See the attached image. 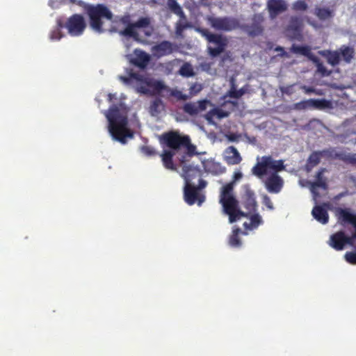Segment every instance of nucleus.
<instances>
[{
    "instance_id": "1",
    "label": "nucleus",
    "mask_w": 356,
    "mask_h": 356,
    "mask_svg": "<svg viewBox=\"0 0 356 356\" xmlns=\"http://www.w3.org/2000/svg\"><path fill=\"white\" fill-rule=\"evenodd\" d=\"M159 138L161 144L170 148L161 154L163 165L166 169L179 172L180 168L193 165L191 160L198 153L189 136L182 135L178 131H170Z\"/></svg>"
},
{
    "instance_id": "2",
    "label": "nucleus",
    "mask_w": 356,
    "mask_h": 356,
    "mask_svg": "<svg viewBox=\"0 0 356 356\" xmlns=\"http://www.w3.org/2000/svg\"><path fill=\"white\" fill-rule=\"evenodd\" d=\"M284 169L283 160H275L271 156H264L251 171L252 175L259 179L270 173L264 181L265 187L270 193H278L283 188L284 181L277 173Z\"/></svg>"
},
{
    "instance_id": "3",
    "label": "nucleus",
    "mask_w": 356,
    "mask_h": 356,
    "mask_svg": "<svg viewBox=\"0 0 356 356\" xmlns=\"http://www.w3.org/2000/svg\"><path fill=\"white\" fill-rule=\"evenodd\" d=\"M104 113L108 121V131L115 140L125 144L127 138L134 137L128 128V108L124 103L113 104Z\"/></svg>"
},
{
    "instance_id": "4",
    "label": "nucleus",
    "mask_w": 356,
    "mask_h": 356,
    "mask_svg": "<svg viewBox=\"0 0 356 356\" xmlns=\"http://www.w3.org/2000/svg\"><path fill=\"white\" fill-rule=\"evenodd\" d=\"M334 216L337 222L341 225H351L354 232L351 236L346 234L345 232L340 230L332 234L328 244L337 251L342 250L346 245L353 246L356 240V213L350 208L336 207L334 209Z\"/></svg>"
},
{
    "instance_id": "5",
    "label": "nucleus",
    "mask_w": 356,
    "mask_h": 356,
    "mask_svg": "<svg viewBox=\"0 0 356 356\" xmlns=\"http://www.w3.org/2000/svg\"><path fill=\"white\" fill-rule=\"evenodd\" d=\"M179 175L185 181L184 199L189 205L194 204L197 201L198 205L204 201V196L200 195L198 191L207 186V181L201 178L200 169L194 165L179 169Z\"/></svg>"
},
{
    "instance_id": "6",
    "label": "nucleus",
    "mask_w": 356,
    "mask_h": 356,
    "mask_svg": "<svg viewBox=\"0 0 356 356\" xmlns=\"http://www.w3.org/2000/svg\"><path fill=\"white\" fill-rule=\"evenodd\" d=\"M126 76H119V79L127 86H134L137 92L152 97L149 113L156 115V79L136 72L132 68L125 69Z\"/></svg>"
},
{
    "instance_id": "7",
    "label": "nucleus",
    "mask_w": 356,
    "mask_h": 356,
    "mask_svg": "<svg viewBox=\"0 0 356 356\" xmlns=\"http://www.w3.org/2000/svg\"><path fill=\"white\" fill-rule=\"evenodd\" d=\"M83 10L88 17L90 26L97 33H103L105 21H113V14L108 6L103 3H84Z\"/></svg>"
},
{
    "instance_id": "8",
    "label": "nucleus",
    "mask_w": 356,
    "mask_h": 356,
    "mask_svg": "<svg viewBox=\"0 0 356 356\" xmlns=\"http://www.w3.org/2000/svg\"><path fill=\"white\" fill-rule=\"evenodd\" d=\"M233 186L232 184H227L222 188L220 194V202L223 207L224 211L229 216L230 223H233L240 219L241 217H247L248 214L238 209L237 200L232 195Z\"/></svg>"
},
{
    "instance_id": "9",
    "label": "nucleus",
    "mask_w": 356,
    "mask_h": 356,
    "mask_svg": "<svg viewBox=\"0 0 356 356\" xmlns=\"http://www.w3.org/2000/svg\"><path fill=\"white\" fill-rule=\"evenodd\" d=\"M197 31L204 37L208 42L216 45V47H208V52L211 56L216 57L224 52L228 43L225 36L221 34L212 33L207 29L204 28H198L197 29Z\"/></svg>"
},
{
    "instance_id": "10",
    "label": "nucleus",
    "mask_w": 356,
    "mask_h": 356,
    "mask_svg": "<svg viewBox=\"0 0 356 356\" xmlns=\"http://www.w3.org/2000/svg\"><path fill=\"white\" fill-rule=\"evenodd\" d=\"M211 26L216 31L229 32L239 28V21L232 17H209Z\"/></svg>"
},
{
    "instance_id": "11",
    "label": "nucleus",
    "mask_w": 356,
    "mask_h": 356,
    "mask_svg": "<svg viewBox=\"0 0 356 356\" xmlns=\"http://www.w3.org/2000/svg\"><path fill=\"white\" fill-rule=\"evenodd\" d=\"M250 24H245L241 25L239 24V28L249 36L254 38L263 34L264 27L263 23L264 18L261 14H254L251 19Z\"/></svg>"
},
{
    "instance_id": "12",
    "label": "nucleus",
    "mask_w": 356,
    "mask_h": 356,
    "mask_svg": "<svg viewBox=\"0 0 356 356\" xmlns=\"http://www.w3.org/2000/svg\"><path fill=\"white\" fill-rule=\"evenodd\" d=\"M126 58L131 65L141 70H145L150 61V56L140 49H136L131 54L126 55Z\"/></svg>"
},
{
    "instance_id": "13",
    "label": "nucleus",
    "mask_w": 356,
    "mask_h": 356,
    "mask_svg": "<svg viewBox=\"0 0 356 356\" xmlns=\"http://www.w3.org/2000/svg\"><path fill=\"white\" fill-rule=\"evenodd\" d=\"M65 27L72 36H79L83 34L86 24L83 17L79 14H74L70 17L66 22Z\"/></svg>"
},
{
    "instance_id": "14",
    "label": "nucleus",
    "mask_w": 356,
    "mask_h": 356,
    "mask_svg": "<svg viewBox=\"0 0 356 356\" xmlns=\"http://www.w3.org/2000/svg\"><path fill=\"white\" fill-rule=\"evenodd\" d=\"M267 8L270 17L275 18L279 14L285 12L288 8V6L284 0H268Z\"/></svg>"
},
{
    "instance_id": "15",
    "label": "nucleus",
    "mask_w": 356,
    "mask_h": 356,
    "mask_svg": "<svg viewBox=\"0 0 356 356\" xmlns=\"http://www.w3.org/2000/svg\"><path fill=\"white\" fill-rule=\"evenodd\" d=\"M208 102L206 99L197 102H188L184 105L183 110L186 113L191 116L196 115L206 110Z\"/></svg>"
},
{
    "instance_id": "16",
    "label": "nucleus",
    "mask_w": 356,
    "mask_h": 356,
    "mask_svg": "<svg viewBox=\"0 0 356 356\" xmlns=\"http://www.w3.org/2000/svg\"><path fill=\"white\" fill-rule=\"evenodd\" d=\"M224 160L228 165H234L241 163L242 158L237 149L234 146H229L224 152Z\"/></svg>"
},
{
    "instance_id": "17",
    "label": "nucleus",
    "mask_w": 356,
    "mask_h": 356,
    "mask_svg": "<svg viewBox=\"0 0 356 356\" xmlns=\"http://www.w3.org/2000/svg\"><path fill=\"white\" fill-rule=\"evenodd\" d=\"M328 206L329 204L327 203L323 204V206L316 205L312 211V215L314 218L323 225H325L329 222V214L327 209L324 208V207H328Z\"/></svg>"
},
{
    "instance_id": "18",
    "label": "nucleus",
    "mask_w": 356,
    "mask_h": 356,
    "mask_svg": "<svg viewBox=\"0 0 356 356\" xmlns=\"http://www.w3.org/2000/svg\"><path fill=\"white\" fill-rule=\"evenodd\" d=\"M179 47L177 44L169 41H163L157 44V57L169 55L174 51H177Z\"/></svg>"
},
{
    "instance_id": "19",
    "label": "nucleus",
    "mask_w": 356,
    "mask_h": 356,
    "mask_svg": "<svg viewBox=\"0 0 356 356\" xmlns=\"http://www.w3.org/2000/svg\"><path fill=\"white\" fill-rule=\"evenodd\" d=\"M243 204L244 207L250 212L255 211L257 208V202L255 200L254 193L251 190H247L242 197Z\"/></svg>"
},
{
    "instance_id": "20",
    "label": "nucleus",
    "mask_w": 356,
    "mask_h": 356,
    "mask_svg": "<svg viewBox=\"0 0 356 356\" xmlns=\"http://www.w3.org/2000/svg\"><path fill=\"white\" fill-rule=\"evenodd\" d=\"M314 15L321 21L332 18L334 15V10L329 8L316 6L314 9Z\"/></svg>"
},
{
    "instance_id": "21",
    "label": "nucleus",
    "mask_w": 356,
    "mask_h": 356,
    "mask_svg": "<svg viewBox=\"0 0 356 356\" xmlns=\"http://www.w3.org/2000/svg\"><path fill=\"white\" fill-rule=\"evenodd\" d=\"M323 156L322 151H315L313 152L309 156L307 165H306V169L309 172L313 168L316 166L321 161V157Z\"/></svg>"
},
{
    "instance_id": "22",
    "label": "nucleus",
    "mask_w": 356,
    "mask_h": 356,
    "mask_svg": "<svg viewBox=\"0 0 356 356\" xmlns=\"http://www.w3.org/2000/svg\"><path fill=\"white\" fill-rule=\"evenodd\" d=\"M311 109L323 110L332 107L330 101L325 99H309Z\"/></svg>"
},
{
    "instance_id": "23",
    "label": "nucleus",
    "mask_w": 356,
    "mask_h": 356,
    "mask_svg": "<svg viewBox=\"0 0 356 356\" xmlns=\"http://www.w3.org/2000/svg\"><path fill=\"white\" fill-rule=\"evenodd\" d=\"M172 89L165 86L162 81L157 80V108L159 107L161 100L159 99V96L165 97H170V92H172Z\"/></svg>"
},
{
    "instance_id": "24",
    "label": "nucleus",
    "mask_w": 356,
    "mask_h": 356,
    "mask_svg": "<svg viewBox=\"0 0 356 356\" xmlns=\"http://www.w3.org/2000/svg\"><path fill=\"white\" fill-rule=\"evenodd\" d=\"M291 50L295 54H299L308 57L310 60L314 58V56L311 52V49L308 46H299L293 44Z\"/></svg>"
},
{
    "instance_id": "25",
    "label": "nucleus",
    "mask_w": 356,
    "mask_h": 356,
    "mask_svg": "<svg viewBox=\"0 0 356 356\" xmlns=\"http://www.w3.org/2000/svg\"><path fill=\"white\" fill-rule=\"evenodd\" d=\"M340 55L346 63H350L355 56V50L353 47L343 45L340 48Z\"/></svg>"
},
{
    "instance_id": "26",
    "label": "nucleus",
    "mask_w": 356,
    "mask_h": 356,
    "mask_svg": "<svg viewBox=\"0 0 356 356\" xmlns=\"http://www.w3.org/2000/svg\"><path fill=\"white\" fill-rule=\"evenodd\" d=\"M193 26L189 22H184L183 20H178L175 24V34L179 38H184V31L191 28Z\"/></svg>"
},
{
    "instance_id": "27",
    "label": "nucleus",
    "mask_w": 356,
    "mask_h": 356,
    "mask_svg": "<svg viewBox=\"0 0 356 356\" xmlns=\"http://www.w3.org/2000/svg\"><path fill=\"white\" fill-rule=\"evenodd\" d=\"M241 232L240 228L233 229L232 234L229 238V244L233 248H239L241 246L242 242L240 239L238 234Z\"/></svg>"
},
{
    "instance_id": "28",
    "label": "nucleus",
    "mask_w": 356,
    "mask_h": 356,
    "mask_svg": "<svg viewBox=\"0 0 356 356\" xmlns=\"http://www.w3.org/2000/svg\"><path fill=\"white\" fill-rule=\"evenodd\" d=\"M179 74L184 77H192L195 75L192 65L189 63H184L179 70Z\"/></svg>"
},
{
    "instance_id": "29",
    "label": "nucleus",
    "mask_w": 356,
    "mask_h": 356,
    "mask_svg": "<svg viewBox=\"0 0 356 356\" xmlns=\"http://www.w3.org/2000/svg\"><path fill=\"white\" fill-rule=\"evenodd\" d=\"M317 67V72H319L323 76H327L331 74V71L327 70V69L324 66L323 63L318 58L314 56L312 60Z\"/></svg>"
},
{
    "instance_id": "30",
    "label": "nucleus",
    "mask_w": 356,
    "mask_h": 356,
    "mask_svg": "<svg viewBox=\"0 0 356 356\" xmlns=\"http://www.w3.org/2000/svg\"><path fill=\"white\" fill-rule=\"evenodd\" d=\"M136 29L137 28L134 25V23H132L131 24L127 26L126 28L120 32V34L124 36L131 37L134 39H137L138 33L136 31Z\"/></svg>"
},
{
    "instance_id": "31",
    "label": "nucleus",
    "mask_w": 356,
    "mask_h": 356,
    "mask_svg": "<svg viewBox=\"0 0 356 356\" xmlns=\"http://www.w3.org/2000/svg\"><path fill=\"white\" fill-rule=\"evenodd\" d=\"M327 63L332 66L337 65L340 62V54L337 51H329L327 56Z\"/></svg>"
},
{
    "instance_id": "32",
    "label": "nucleus",
    "mask_w": 356,
    "mask_h": 356,
    "mask_svg": "<svg viewBox=\"0 0 356 356\" xmlns=\"http://www.w3.org/2000/svg\"><path fill=\"white\" fill-rule=\"evenodd\" d=\"M318 188L327 189V185L325 179L316 180L315 181L311 183V191L312 192L315 197L318 196V193L316 191V189Z\"/></svg>"
},
{
    "instance_id": "33",
    "label": "nucleus",
    "mask_w": 356,
    "mask_h": 356,
    "mask_svg": "<svg viewBox=\"0 0 356 356\" xmlns=\"http://www.w3.org/2000/svg\"><path fill=\"white\" fill-rule=\"evenodd\" d=\"M173 68L174 61L168 62L166 63H159L157 65V70L166 75L172 74Z\"/></svg>"
},
{
    "instance_id": "34",
    "label": "nucleus",
    "mask_w": 356,
    "mask_h": 356,
    "mask_svg": "<svg viewBox=\"0 0 356 356\" xmlns=\"http://www.w3.org/2000/svg\"><path fill=\"white\" fill-rule=\"evenodd\" d=\"M289 29L295 31H300L302 28V21L298 17H291L289 24Z\"/></svg>"
},
{
    "instance_id": "35",
    "label": "nucleus",
    "mask_w": 356,
    "mask_h": 356,
    "mask_svg": "<svg viewBox=\"0 0 356 356\" xmlns=\"http://www.w3.org/2000/svg\"><path fill=\"white\" fill-rule=\"evenodd\" d=\"M339 157L341 159V161L347 164H350L356 167V154L355 153H348V154H340Z\"/></svg>"
},
{
    "instance_id": "36",
    "label": "nucleus",
    "mask_w": 356,
    "mask_h": 356,
    "mask_svg": "<svg viewBox=\"0 0 356 356\" xmlns=\"http://www.w3.org/2000/svg\"><path fill=\"white\" fill-rule=\"evenodd\" d=\"M323 155L327 156L328 158H332L334 159H339L341 161V159L339 157L340 154H348L344 152H337L334 149H327L322 150Z\"/></svg>"
},
{
    "instance_id": "37",
    "label": "nucleus",
    "mask_w": 356,
    "mask_h": 356,
    "mask_svg": "<svg viewBox=\"0 0 356 356\" xmlns=\"http://www.w3.org/2000/svg\"><path fill=\"white\" fill-rule=\"evenodd\" d=\"M167 6L169 10L174 14L181 13V10L182 8L176 0H168Z\"/></svg>"
},
{
    "instance_id": "38",
    "label": "nucleus",
    "mask_w": 356,
    "mask_h": 356,
    "mask_svg": "<svg viewBox=\"0 0 356 356\" xmlns=\"http://www.w3.org/2000/svg\"><path fill=\"white\" fill-rule=\"evenodd\" d=\"M308 8L307 3L302 0H298L293 3L292 8L295 11H305Z\"/></svg>"
},
{
    "instance_id": "39",
    "label": "nucleus",
    "mask_w": 356,
    "mask_h": 356,
    "mask_svg": "<svg viewBox=\"0 0 356 356\" xmlns=\"http://www.w3.org/2000/svg\"><path fill=\"white\" fill-rule=\"evenodd\" d=\"M227 95L229 97L234 99H238L241 97L238 90L236 89V86L234 79L231 80V88L230 90L228 91Z\"/></svg>"
},
{
    "instance_id": "40",
    "label": "nucleus",
    "mask_w": 356,
    "mask_h": 356,
    "mask_svg": "<svg viewBox=\"0 0 356 356\" xmlns=\"http://www.w3.org/2000/svg\"><path fill=\"white\" fill-rule=\"evenodd\" d=\"M134 25L136 28H148L150 25V19L149 17H140L138 21L134 22Z\"/></svg>"
},
{
    "instance_id": "41",
    "label": "nucleus",
    "mask_w": 356,
    "mask_h": 356,
    "mask_svg": "<svg viewBox=\"0 0 356 356\" xmlns=\"http://www.w3.org/2000/svg\"><path fill=\"white\" fill-rule=\"evenodd\" d=\"M294 107L297 110L311 109L309 99L303 100L294 104Z\"/></svg>"
},
{
    "instance_id": "42",
    "label": "nucleus",
    "mask_w": 356,
    "mask_h": 356,
    "mask_svg": "<svg viewBox=\"0 0 356 356\" xmlns=\"http://www.w3.org/2000/svg\"><path fill=\"white\" fill-rule=\"evenodd\" d=\"M203 89V86L201 83H194L189 88V94L191 96L195 95L199 93Z\"/></svg>"
},
{
    "instance_id": "43",
    "label": "nucleus",
    "mask_w": 356,
    "mask_h": 356,
    "mask_svg": "<svg viewBox=\"0 0 356 356\" xmlns=\"http://www.w3.org/2000/svg\"><path fill=\"white\" fill-rule=\"evenodd\" d=\"M261 222V218L258 213L251 216L250 223L252 225V228H257Z\"/></svg>"
},
{
    "instance_id": "44",
    "label": "nucleus",
    "mask_w": 356,
    "mask_h": 356,
    "mask_svg": "<svg viewBox=\"0 0 356 356\" xmlns=\"http://www.w3.org/2000/svg\"><path fill=\"white\" fill-rule=\"evenodd\" d=\"M345 259L347 262L350 264H356V251L355 252H347L345 254Z\"/></svg>"
},
{
    "instance_id": "45",
    "label": "nucleus",
    "mask_w": 356,
    "mask_h": 356,
    "mask_svg": "<svg viewBox=\"0 0 356 356\" xmlns=\"http://www.w3.org/2000/svg\"><path fill=\"white\" fill-rule=\"evenodd\" d=\"M170 95H171V97H174L179 100H186L188 98L186 95H184L181 91L177 90H172V92H170Z\"/></svg>"
},
{
    "instance_id": "46",
    "label": "nucleus",
    "mask_w": 356,
    "mask_h": 356,
    "mask_svg": "<svg viewBox=\"0 0 356 356\" xmlns=\"http://www.w3.org/2000/svg\"><path fill=\"white\" fill-rule=\"evenodd\" d=\"M62 36L63 35L60 29H56L51 32L50 38L51 40H58L62 38Z\"/></svg>"
},
{
    "instance_id": "47",
    "label": "nucleus",
    "mask_w": 356,
    "mask_h": 356,
    "mask_svg": "<svg viewBox=\"0 0 356 356\" xmlns=\"http://www.w3.org/2000/svg\"><path fill=\"white\" fill-rule=\"evenodd\" d=\"M141 151L143 154H145L147 156H151L154 154V151L147 146H143L141 148Z\"/></svg>"
},
{
    "instance_id": "48",
    "label": "nucleus",
    "mask_w": 356,
    "mask_h": 356,
    "mask_svg": "<svg viewBox=\"0 0 356 356\" xmlns=\"http://www.w3.org/2000/svg\"><path fill=\"white\" fill-rule=\"evenodd\" d=\"M301 88H302V90H304V92L306 94H311V93L318 94V92H316L315 88H314L313 87H308V86H302Z\"/></svg>"
},
{
    "instance_id": "49",
    "label": "nucleus",
    "mask_w": 356,
    "mask_h": 356,
    "mask_svg": "<svg viewBox=\"0 0 356 356\" xmlns=\"http://www.w3.org/2000/svg\"><path fill=\"white\" fill-rule=\"evenodd\" d=\"M264 202L265 204V205L270 209H273V202L271 201V200L270 199L269 197H268L267 195H266L264 198Z\"/></svg>"
},
{
    "instance_id": "50",
    "label": "nucleus",
    "mask_w": 356,
    "mask_h": 356,
    "mask_svg": "<svg viewBox=\"0 0 356 356\" xmlns=\"http://www.w3.org/2000/svg\"><path fill=\"white\" fill-rule=\"evenodd\" d=\"M120 22L123 24L128 26L129 24H131L129 15H124L120 18Z\"/></svg>"
},
{
    "instance_id": "51",
    "label": "nucleus",
    "mask_w": 356,
    "mask_h": 356,
    "mask_svg": "<svg viewBox=\"0 0 356 356\" xmlns=\"http://www.w3.org/2000/svg\"><path fill=\"white\" fill-rule=\"evenodd\" d=\"M325 168H321L318 171V172L316 173V180L324 179H323V173L325 172Z\"/></svg>"
},
{
    "instance_id": "52",
    "label": "nucleus",
    "mask_w": 356,
    "mask_h": 356,
    "mask_svg": "<svg viewBox=\"0 0 356 356\" xmlns=\"http://www.w3.org/2000/svg\"><path fill=\"white\" fill-rule=\"evenodd\" d=\"M181 13H178L176 15L179 17V20H183L184 22H188L187 17H186V15L184 14L183 10H181Z\"/></svg>"
},
{
    "instance_id": "53",
    "label": "nucleus",
    "mask_w": 356,
    "mask_h": 356,
    "mask_svg": "<svg viewBox=\"0 0 356 356\" xmlns=\"http://www.w3.org/2000/svg\"><path fill=\"white\" fill-rule=\"evenodd\" d=\"M117 99L116 94H113V93L108 94L107 99L109 102H113V99Z\"/></svg>"
},
{
    "instance_id": "54",
    "label": "nucleus",
    "mask_w": 356,
    "mask_h": 356,
    "mask_svg": "<svg viewBox=\"0 0 356 356\" xmlns=\"http://www.w3.org/2000/svg\"><path fill=\"white\" fill-rule=\"evenodd\" d=\"M242 177H243V175L241 172H235L234 175V181L239 180L240 179L242 178Z\"/></svg>"
},
{
    "instance_id": "55",
    "label": "nucleus",
    "mask_w": 356,
    "mask_h": 356,
    "mask_svg": "<svg viewBox=\"0 0 356 356\" xmlns=\"http://www.w3.org/2000/svg\"><path fill=\"white\" fill-rule=\"evenodd\" d=\"M238 90V92H239V95L241 96V97L246 93L247 92V88H245V87H243L241 88V89Z\"/></svg>"
},
{
    "instance_id": "56",
    "label": "nucleus",
    "mask_w": 356,
    "mask_h": 356,
    "mask_svg": "<svg viewBox=\"0 0 356 356\" xmlns=\"http://www.w3.org/2000/svg\"><path fill=\"white\" fill-rule=\"evenodd\" d=\"M275 50L276 51H281V52H282V54H281L282 56H284V55L286 54V52L284 51V48H283V47H277L275 49Z\"/></svg>"
},
{
    "instance_id": "57",
    "label": "nucleus",
    "mask_w": 356,
    "mask_h": 356,
    "mask_svg": "<svg viewBox=\"0 0 356 356\" xmlns=\"http://www.w3.org/2000/svg\"><path fill=\"white\" fill-rule=\"evenodd\" d=\"M243 226H244V227H245V229H253V228H252V225H251V223H250H250H248V222H245L243 223Z\"/></svg>"
},
{
    "instance_id": "58",
    "label": "nucleus",
    "mask_w": 356,
    "mask_h": 356,
    "mask_svg": "<svg viewBox=\"0 0 356 356\" xmlns=\"http://www.w3.org/2000/svg\"><path fill=\"white\" fill-rule=\"evenodd\" d=\"M145 35H146L147 36H149V35H151V33H150V32H149V31H145Z\"/></svg>"
},
{
    "instance_id": "59",
    "label": "nucleus",
    "mask_w": 356,
    "mask_h": 356,
    "mask_svg": "<svg viewBox=\"0 0 356 356\" xmlns=\"http://www.w3.org/2000/svg\"><path fill=\"white\" fill-rule=\"evenodd\" d=\"M219 116L220 117H225V116H227V114H225V113L220 114Z\"/></svg>"
},
{
    "instance_id": "60",
    "label": "nucleus",
    "mask_w": 356,
    "mask_h": 356,
    "mask_svg": "<svg viewBox=\"0 0 356 356\" xmlns=\"http://www.w3.org/2000/svg\"><path fill=\"white\" fill-rule=\"evenodd\" d=\"M342 196V194H339L338 196L335 197V199H339V197Z\"/></svg>"
},
{
    "instance_id": "61",
    "label": "nucleus",
    "mask_w": 356,
    "mask_h": 356,
    "mask_svg": "<svg viewBox=\"0 0 356 356\" xmlns=\"http://www.w3.org/2000/svg\"><path fill=\"white\" fill-rule=\"evenodd\" d=\"M152 50L156 49V46H152Z\"/></svg>"
}]
</instances>
